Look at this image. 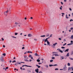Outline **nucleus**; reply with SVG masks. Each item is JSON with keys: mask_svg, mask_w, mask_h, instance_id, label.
I'll list each match as a JSON object with an SVG mask.
<instances>
[{"mask_svg": "<svg viewBox=\"0 0 73 73\" xmlns=\"http://www.w3.org/2000/svg\"><path fill=\"white\" fill-rule=\"evenodd\" d=\"M72 21H73V20L72 19H70V21L71 22Z\"/></svg>", "mask_w": 73, "mask_h": 73, "instance_id": "nucleus-55", "label": "nucleus"}, {"mask_svg": "<svg viewBox=\"0 0 73 73\" xmlns=\"http://www.w3.org/2000/svg\"><path fill=\"white\" fill-rule=\"evenodd\" d=\"M54 55L55 56H59V55L57 54H54L53 55V56H54Z\"/></svg>", "mask_w": 73, "mask_h": 73, "instance_id": "nucleus-11", "label": "nucleus"}, {"mask_svg": "<svg viewBox=\"0 0 73 73\" xmlns=\"http://www.w3.org/2000/svg\"><path fill=\"white\" fill-rule=\"evenodd\" d=\"M27 57V56H24V58H26V57Z\"/></svg>", "mask_w": 73, "mask_h": 73, "instance_id": "nucleus-45", "label": "nucleus"}, {"mask_svg": "<svg viewBox=\"0 0 73 73\" xmlns=\"http://www.w3.org/2000/svg\"><path fill=\"white\" fill-rule=\"evenodd\" d=\"M49 36V34H48L47 35H46V37H48Z\"/></svg>", "mask_w": 73, "mask_h": 73, "instance_id": "nucleus-50", "label": "nucleus"}, {"mask_svg": "<svg viewBox=\"0 0 73 73\" xmlns=\"http://www.w3.org/2000/svg\"><path fill=\"white\" fill-rule=\"evenodd\" d=\"M12 37H13V38H16V37H15L14 36H13Z\"/></svg>", "mask_w": 73, "mask_h": 73, "instance_id": "nucleus-57", "label": "nucleus"}, {"mask_svg": "<svg viewBox=\"0 0 73 73\" xmlns=\"http://www.w3.org/2000/svg\"><path fill=\"white\" fill-rule=\"evenodd\" d=\"M65 45H66V43H65L63 45V46H65Z\"/></svg>", "mask_w": 73, "mask_h": 73, "instance_id": "nucleus-47", "label": "nucleus"}, {"mask_svg": "<svg viewBox=\"0 0 73 73\" xmlns=\"http://www.w3.org/2000/svg\"><path fill=\"white\" fill-rule=\"evenodd\" d=\"M71 69V68L70 67H69L68 69V70H70Z\"/></svg>", "mask_w": 73, "mask_h": 73, "instance_id": "nucleus-31", "label": "nucleus"}, {"mask_svg": "<svg viewBox=\"0 0 73 73\" xmlns=\"http://www.w3.org/2000/svg\"><path fill=\"white\" fill-rule=\"evenodd\" d=\"M53 66H57V64L53 65Z\"/></svg>", "mask_w": 73, "mask_h": 73, "instance_id": "nucleus-51", "label": "nucleus"}, {"mask_svg": "<svg viewBox=\"0 0 73 73\" xmlns=\"http://www.w3.org/2000/svg\"><path fill=\"white\" fill-rule=\"evenodd\" d=\"M8 10H7L6 11L4 12V14L5 15H7V14L8 13Z\"/></svg>", "mask_w": 73, "mask_h": 73, "instance_id": "nucleus-5", "label": "nucleus"}, {"mask_svg": "<svg viewBox=\"0 0 73 73\" xmlns=\"http://www.w3.org/2000/svg\"><path fill=\"white\" fill-rule=\"evenodd\" d=\"M59 51L60 52V53H63V51H62L60 50V49H59Z\"/></svg>", "mask_w": 73, "mask_h": 73, "instance_id": "nucleus-8", "label": "nucleus"}, {"mask_svg": "<svg viewBox=\"0 0 73 73\" xmlns=\"http://www.w3.org/2000/svg\"><path fill=\"white\" fill-rule=\"evenodd\" d=\"M53 60H51L50 61V62H53Z\"/></svg>", "mask_w": 73, "mask_h": 73, "instance_id": "nucleus-35", "label": "nucleus"}, {"mask_svg": "<svg viewBox=\"0 0 73 73\" xmlns=\"http://www.w3.org/2000/svg\"><path fill=\"white\" fill-rule=\"evenodd\" d=\"M12 62L13 63H14V62H16V60H14V61H13Z\"/></svg>", "mask_w": 73, "mask_h": 73, "instance_id": "nucleus-33", "label": "nucleus"}, {"mask_svg": "<svg viewBox=\"0 0 73 73\" xmlns=\"http://www.w3.org/2000/svg\"><path fill=\"white\" fill-rule=\"evenodd\" d=\"M31 59H32V60H34V59H33V57H32V56L31 57Z\"/></svg>", "mask_w": 73, "mask_h": 73, "instance_id": "nucleus-58", "label": "nucleus"}, {"mask_svg": "<svg viewBox=\"0 0 73 73\" xmlns=\"http://www.w3.org/2000/svg\"><path fill=\"white\" fill-rule=\"evenodd\" d=\"M60 58H60V59H61V60H62L61 59H63L64 58V56H61V57H60Z\"/></svg>", "mask_w": 73, "mask_h": 73, "instance_id": "nucleus-16", "label": "nucleus"}, {"mask_svg": "<svg viewBox=\"0 0 73 73\" xmlns=\"http://www.w3.org/2000/svg\"><path fill=\"white\" fill-rule=\"evenodd\" d=\"M3 48H5V46L3 45Z\"/></svg>", "mask_w": 73, "mask_h": 73, "instance_id": "nucleus-61", "label": "nucleus"}, {"mask_svg": "<svg viewBox=\"0 0 73 73\" xmlns=\"http://www.w3.org/2000/svg\"><path fill=\"white\" fill-rule=\"evenodd\" d=\"M63 70L64 71L67 70V67L66 66V65H65V66L63 68Z\"/></svg>", "mask_w": 73, "mask_h": 73, "instance_id": "nucleus-2", "label": "nucleus"}, {"mask_svg": "<svg viewBox=\"0 0 73 73\" xmlns=\"http://www.w3.org/2000/svg\"><path fill=\"white\" fill-rule=\"evenodd\" d=\"M21 65V63H20L19 62H16V63H15V65H16L17 66V65Z\"/></svg>", "mask_w": 73, "mask_h": 73, "instance_id": "nucleus-1", "label": "nucleus"}, {"mask_svg": "<svg viewBox=\"0 0 73 73\" xmlns=\"http://www.w3.org/2000/svg\"><path fill=\"white\" fill-rule=\"evenodd\" d=\"M69 53H68L66 55V56L67 57H68V56H69Z\"/></svg>", "mask_w": 73, "mask_h": 73, "instance_id": "nucleus-21", "label": "nucleus"}, {"mask_svg": "<svg viewBox=\"0 0 73 73\" xmlns=\"http://www.w3.org/2000/svg\"><path fill=\"white\" fill-rule=\"evenodd\" d=\"M68 15L66 14V19H68Z\"/></svg>", "mask_w": 73, "mask_h": 73, "instance_id": "nucleus-24", "label": "nucleus"}, {"mask_svg": "<svg viewBox=\"0 0 73 73\" xmlns=\"http://www.w3.org/2000/svg\"><path fill=\"white\" fill-rule=\"evenodd\" d=\"M69 58L71 60H73V58Z\"/></svg>", "mask_w": 73, "mask_h": 73, "instance_id": "nucleus-37", "label": "nucleus"}, {"mask_svg": "<svg viewBox=\"0 0 73 73\" xmlns=\"http://www.w3.org/2000/svg\"><path fill=\"white\" fill-rule=\"evenodd\" d=\"M24 66H27V65H23L22 66V67H24Z\"/></svg>", "mask_w": 73, "mask_h": 73, "instance_id": "nucleus-27", "label": "nucleus"}, {"mask_svg": "<svg viewBox=\"0 0 73 73\" xmlns=\"http://www.w3.org/2000/svg\"><path fill=\"white\" fill-rule=\"evenodd\" d=\"M52 59H53V60H54V59H55V58H54V57H52Z\"/></svg>", "mask_w": 73, "mask_h": 73, "instance_id": "nucleus-38", "label": "nucleus"}, {"mask_svg": "<svg viewBox=\"0 0 73 73\" xmlns=\"http://www.w3.org/2000/svg\"><path fill=\"white\" fill-rule=\"evenodd\" d=\"M71 39H73V35H72L71 37Z\"/></svg>", "mask_w": 73, "mask_h": 73, "instance_id": "nucleus-30", "label": "nucleus"}, {"mask_svg": "<svg viewBox=\"0 0 73 73\" xmlns=\"http://www.w3.org/2000/svg\"><path fill=\"white\" fill-rule=\"evenodd\" d=\"M23 1H21V2H20V3H21V4H23Z\"/></svg>", "mask_w": 73, "mask_h": 73, "instance_id": "nucleus-41", "label": "nucleus"}, {"mask_svg": "<svg viewBox=\"0 0 73 73\" xmlns=\"http://www.w3.org/2000/svg\"><path fill=\"white\" fill-rule=\"evenodd\" d=\"M32 57V55H29V57H30V58H31V57Z\"/></svg>", "mask_w": 73, "mask_h": 73, "instance_id": "nucleus-29", "label": "nucleus"}, {"mask_svg": "<svg viewBox=\"0 0 73 73\" xmlns=\"http://www.w3.org/2000/svg\"><path fill=\"white\" fill-rule=\"evenodd\" d=\"M24 61H26L27 62H29V61L27 59H24Z\"/></svg>", "mask_w": 73, "mask_h": 73, "instance_id": "nucleus-6", "label": "nucleus"}, {"mask_svg": "<svg viewBox=\"0 0 73 73\" xmlns=\"http://www.w3.org/2000/svg\"><path fill=\"white\" fill-rule=\"evenodd\" d=\"M49 66L50 67L52 66H53V65L50 64Z\"/></svg>", "mask_w": 73, "mask_h": 73, "instance_id": "nucleus-32", "label": "nucleus"}, {"mask_svg": "<svg viewBox=\"0 0 73 73\" xmlns=\"http://www.w3.org/2000/svg\"><path fill=\"white\" fill-rule=\"evenodd\" d=\"M55 70H58V68H55Z\"/></svg>", "mask_w": 73, "mask_h": 73, "instance_id": "nucleus-40", "label": "nucleus"}, {"mask_svg": "<svg viewBox=\"0 0 73 73\" xmlns=\"http://www.w3.org/2000/svg\"><path fill=\"white\" fill-rule=\"evenodd\" d=\"M61 48L62 49H64V48H65V47H62Z\"/></svg>", "mask_w": 73, "mask_h": 73, "instance_id": "nucleus-49", "label": "nucleus"}, {"mask_svg": "<svg viewBox=\"0 0 73 73\" xmlns=\"http://www.w3.org/2000/svg\"><path fill=\"white\" fill-rule=\"evenodd\" d=\"M1 61H3V57H1Z\"/></svg>", "mask_w": 73, "mask_h": 73, "instance_id": "nucleus-13", "label": "nucleus"}, {"mask_svg": "<svg viewBox=\"0 0 73 73\" xmlns=\"http://www.w3.org/2000/svg\"><path fill=\"white\" fill-rule=\"evenodd\" d=\"M52 47L53 48H54V46H52Z\"/></svg>", "mask_w": 73, "mask_h": 73, "instance_id": "nucleus-60", "label": "nucleus"}, {"mask_svg": "<svg viewBox=\"0 0 73 73\" xmlns=\"http://www.w3.org/2000/svg\"><path fill=\"white\" fill-rule=\"evenodd\" d=\"M36 61H37V62H40V60L39 59L37 60Z\"/></svg>", "mask_w": 73, "mask_h": 73, "instance_id": "nucleus-25", "label": "nucleus"}, {"mask_svg": "<svg viewBox=\"0 0 73 73\" xmlns=\"http://www.w3.org/2000/svg\"><path fill=\"white\" fill-rule=\"evenodd\" d=\"M27 53H32V52L31 51H27Z\"/></svg>", "mask_w": 73, "mask_h": 73, "instance_id": "nucleus-18", "label": "nucleus"}, {"mask_svg": "<svg viewBox=\"0 0 73 73\" xmlns=\"http://www.w3.org/2000/svg\"><path fill=\"white\" fill-rule=\"evenodd\" d=\"M60 10H62V8L61 7H60Z\"/></svg>", "mask_w": 73, "mask_h": 73, "instance_id": "nucleus-63", "label": "nucleus"}, {"mask_svg": "<svg viewBox=\"0 0 73 73\" xmlns=\"http://www.w3.org/2000/svg\"><path fill=\"white\" fill-rule=\"evenodd\" d=\"M8 69V67H6L5 69V71H6V70H7V69Z\"/></svg>", "mask_w": 73, "mask_h": 73, "instance_id": "nucleus-19", "label": "nucleus"}, {"mask_svg": "<svg viewBox=\"0 0 73 73\" xmlns=\"http://www.w3.org/2000/svg\"><path fill=\"white\" fill-rule=\"evenodd\" d=\"M35 56H38V54H37V53H36L35 54Z\"/></svg>", "mask_w": 73, "mask_h": 73, "instance_id": "nucleus-26", "label": "nucleus"}, {"mask_svg": "<svg viewBox=\"0 0 73 73\" xmlns=\"http://www.w3.org/2000/svg\"><path fill=\"white\" fill-rule=\"evenodd\" d=\"M56 44H57V42L55 43L54 44H53V46H56Z\"/></svg>", "mask_w": 73, "mask_h": 73, "instance_id": "nucleus-10", "label": "nucleus"}, {"mask_svg": "<svg viewBox=\"0 0 73 73\" xmlns=\"http://www.w3.org/2000/svg\"><path fill=\"white\" fill-rule=\"evenodd\" d=\"M36 66H37L38 68H40L41 67V66H38V65L37 64H36Z\"/></svg>", "mask_w": 73, "mask_h": 73, "instance_id": "nucleus-9", "label": "nucleus"}, {"mask_svg": "<svg viewBox=\"0 0 73 73\" xmlns=\"http://www.w3.org/2000/svg\"><path fill=\"white\" fill-rule=\"evenodd\" d=\"M28 36L29 37H32V35H31V34H29L28 35Z\"/></svg>", "mask_w": 73, "mask_h": 73, "instance_id": "nucleus-7", "label": "nucleus"}, {"mask_svg": "<svg viewBox=\"0 0 73 73\" xmlns=\"http://www.w3.org/2000/svg\"><path fill=\"white\" fill-rule=\"evenodd\" d=\"M12 62L13 63H14V62H16V60H14V61H13Z\"/></svg>", "mask_w": 73, "mask_h": 73, "instance_id": "nucleus-34", "label": "nucleus"}, {"mask_svg": "<svg viewBox=\"0 0 73 73\" xmlns=\"http://www.w3.org/2000/svg\"><path fill=\"white\" fill-rule=\"evenodd\" d=\"M3 56H5L6 55V54H5V53H3Z\"/></svg>", "mask_w": 73, "mask_h": 73, "instance_id": "nucleus-46", "label": "nucleus"}, {"mask_svg": "<svg viewBox=\"0 0 73 73\" xmlns=\"http://www.w3.org/2000/svg\"><path fill=\"white\" fill-rule=\"evenodd\" d=\"M17 34H18V33H15V35H17Z\"/></svg>", "mask_w": 73, "mask_h": 73, "instance_id": "nucleus-42", "label": "nucleus"}, {"mask_svg": "<svg viewBox=\"0 0 73 73\" xmlns=\"http://www.w3.org/2000/svg\"><path fill=\"white\" fill-rule=\"evenodd\" d=\"M70 30H73V27H71V28H70Z\"/></svg>", "mask_w": 73, "mask_h": 73, "instance_id": "nucleus-48", "label": "nucleus"}, {"mask_svg": "<svg viewBox=\"0 0 73 73\" xmlns=\"http://www.w3.org/2000/svg\"><path fill=\"white\" fill-rule=\"evenodd\" d=\"M22 49H25V47H23L22 48Z\"/></svg>", "mask_w": 73, "mask_h": 73, "instance_id": "nucleus-43", "label": "nucleus"}, {"mask_svg": "<svg viewBox=\"0 0 73 73\" xmlns=\"http://www.w3.org/2000/svg\"><path fill=\"white\" fill-rule=\"evenodd\" d=\"M53 66H57V64L53 65Z\"/></svg>", "mask_w": 73, "mask_h": 73, "instance_id": "nucleus-52", "label": "nucleus"}, {"mask_svg": "<svg viewBox=\"0 0 73 73\" xmlns=\"http://www.w3.org/2000/svg\"><path fill=\"white\" fill-rule=\"evenodd\" d=\"M72 44H73V43H70L67 44V45H72Z\"/></svg>", "mask_w": 73, "mask_h": 73, "instance_id": "nucleus-22", "label": "nucleus"}, {"mask_svg": "<svg viewBox=\"0 0 73 73\" xmlns=\"http://www.w3.org/2000/svg\"><path fill=\"white\" fill-rule=\"evenodd\" d=\"M7 9H8L7 11H10L11 10V7L9 6L7 8Z\"/></svg>", "mask_w": 73, "mask_h": 73, "instance_id": "nucleus-3", "label": "nucleus"}, {"mask_svg": "<svg viewBox=\"0 0 73 73\" xmlns=\"http://www.w3.org/2000/svg\"><path fill=\"white\" fill-rule=\"evenodd\" d=\"M27 67H30V68H32V66H28L27 65Z\"/></svg>", "mask_w": 73, "mask_h": 73, "instance_id": "nucleus-39", "label": "nucleus"}, {"mask_svg": "<svg viewBox=\"0 0 73 73\" xmlns=\"http://www.w3.org/2000/svg\"><path fill=\"white\" fill-rule=\"evenodd\" d=\"M68 65L69 66H70V63H68Z\"/></svg>", "mask_w": 73, "mask_h": 73, "instance_id": "nucleus-28", "label": "nucleus"}, {"mask_svg": "<svg viewBox=\"0 0 73 73\" xmlns=\"http://www.w3.org/2000/svg\"><path fill=\"white\" fill-rule=\"evenodd\" d=\"M27 72H28V73H29V72H31V71L29 70H27Z\"/></svg>", "mask_w": 73, "mask_h": 73, "instance_id": "nucleus-20", "label": "nucleus"}, {"mask_svg": "<svg viewBox=\"0 0 73 73\" xmlns=\"http://www.w3.org/2000/svg\"><path fill=\"white\" fill-rule=\"evenodd\" d=\"M45 67H46V68H48V65H46L45 66Z\"/></svg>", "mask_w": 73, "mask_h": 73, "instance_id": "nucleus-36", "label": "nucleus"}, {"mask_svg": "<svg viewBox=\"0 0 73 73\" xmlns=\"http://www.w3.org/2000/svg\"><path fill=\"white\" fill-rule=\"evenodd\" d=\"M2 41H4V38H2Z\"/></svg>", "mask_w": 73, "mask_h": 73, "instance_id": "nucleus-64", "label": "nucleus"}, {"mask_svg": "<svg viewBox=\"0 0 73 73\" xmlns=\"http://www.w3.org/2000/svg\"><path fill=\"white\" fill-rule=\"evenodd\" d=\"M34 40H35V41H37V39H34Z\"/></svg>", "mask_w": 73, "mask_h": 73, "instance_id": "nucleus-56", "label": "nucleus"}, {"mask_svg": "<svg viewBox=\"0 0 73 73\" xmlns=\"http://www.w3.org/2000/svg\"><path fill=\"white\" fill-rule=\"evenodd\" d=\"M61 4H62V5H63V3H62V2H61Z\"/></svg>", "mask_w": 73, "mask_h": 73, "instance_id": "nucleus-59", "label": "nucleus"}, {"mask_svg": "<svg viewBox=\"0 0 73 73\" xmlns=\"http://www.w3.org/2000/svg\"><path fill=\"white\" fill-rule=\"evenodd\" d=\"M38 64L39 65H40V64H42V63H40V62H39L38 63Z\"/></svg>", "mask_w": 73, "mask_h": 73, "instance_id": "nucleus-53", "label": "nucleus"}, {"mask_svg": "<svg viewBox=\"0 0 73 73\" xmlns=\"http://www.w3.org/2000/svg\"><path fill=\"white\" fill-rule=\"evenodd\" d=\"M9 62L10 63H11V62H12V60H10L9 61Z\"/></svg>", "mask_w": 73, "mask_h": 73, "instance_id": "nucleus-54", "label": "nucleus"}, {"mask_svg": "<svg viewBox=\"0 0 73 73\" xmlns=\"http://www.w3.org/2000/svg\"><path fill=\"white\" fill-rule=\"evenodd\" d=\"M38 73H43L41 71H40Z\"/></svg>", "mask_w": 73, "mask_h": 73, "instance_id": "nucleus-44", "label": "nucleus"}, {"mask_svg": "<svg viewBox=\"0 0 73 73\" xmlns=\"http://www.w3.org/2000/svg\"><path fill=\"white\" fill-rule=\"evenodd\" d=\"M35 71L36 73H38V69L37 68L36 69H35Z\"/></svg>", "mask_w": 73, "mask_h": 73, "instance_id": "nucleus-4", "label": "nucleus"}, {"mask_svg": "<svg viewBox=\"0 0 73 73\" xmlns=\"http://www.w3.org/2000/svg\"><path fill=\"white\" fill-rule=\"evenodd\" d=\"M47 44H48V45L49 46L50 45V42H49L48 41H47Z\"/></svg>", "mask_w": 73, "mask_h": 73, "instance_id": "nucleus-14", "label": "nucleus"}, {"mask_svg": "<svg viewBox=\"0 0 73 73\" xmlns=\"http://www.w3.org/2000/svg\"><path fill=\"white\" fill-rule=\"evenodd\" d=\"M15 24H16V25H19V23H17V22H15Z\"/></svg>", "mask_w": 73, "mask_h": 73, "instance_id": "nucleus-23", "label": "nucleus"}, {"mask_svg": "<svg viewBox=\"0 0 73 73\" xmlns=\"http://www.w3.org/2000/svg\"><path fill=\"white\" fill-rule=\"evenodd\" d=\"M40 37H45V35H41L40 36Z\"/></svg>", "mask_w": 73, "mask_h": 73, "instance_id": "nucleus-15", "label": "nucleus"}, {"mask_svg": "<svg viewBox=\"0 0 73 73\" xmlns=\"http://www.w3.org/2000/svg\"><path fill=\"white\" fill-rule=\"evenodd\" d=\"M70 42H71V43H73V41L71 40Z\"/></svg>", "mask_w": 73, "mask_h": 73, "instance_id": "nucleus-62", "label": "nucleus"}, {"mask_svg": "<svg viewBox=\"0 0 73 73\" xmlns=\"http://www.w3.org/2000/svg\"><path fill=\"white\" fill-rule=\"evenodd\" d=\"M44 41H45V42H46V41H47H47H48V39H47V38H46L45 39V40H44Z\"/></svg>", "mask_w": 73, "mask_h": 73, "instance_id": "nucleus-17", "label": "nucleus"}, {"mask_svg": "<svg viewBox=\"0 0 73 73\" xmlns=\"http://www.w3.org/2000/svg\"><path fill=\"white\" fill-rule=\"evenodd\" d=\"M68 51H69V49H67L65 50L64 51V52H68Z\"/></svg>", "mask_w": 73, "mask_h": 73, "instance_id": "nucleus-12", "label": "nucleus"}]
</instances>
